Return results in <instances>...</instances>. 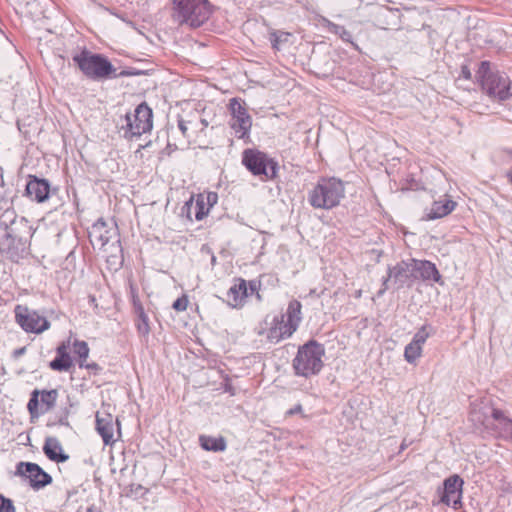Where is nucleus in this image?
Returning <instances> with one entry per match:
<instances>
[{"label": "nucleus", "instance_id": "nucleus-15", "mask_svg": "<svg viewBox=\"0 0 512 512\" xmlns=\"http://www.w3.org/2000/svg\"><path fill=\"white\" fill-rule=\"evenodd\" d=\"M50 193L51 189L48 180L38 178L37 176H29L26 194L31 200L42 203L49 198Z\"/></svg>", "mask_w": 512, "mask_h": 512}, {"label": "nucleus", "instance_id": "nucleus-35", "mask_svg": "<svg viewBox=\"0 0 512 512\" xmlns=\"http://www.w3.org/2000/svg\"><path fill=\"white\" fill-rule=\"evenodd\" d=\"M187 306H188V299L186 296H182V297L176 299L172 305V307L176 311H185L187 309Z\"/></svg>", "mask_w": 512, "mask_h": 512}, {"label": "nucleus", "instance_id": "nucleus-4", "mask_svg": "<svg viewBox=\"0 0 512 512\" xmlns=\"http://www.w3.org/2000/svg\"><path fill=\"white\" fill-rule=\"evenodd\" d=\"M81 72L92 80H103L116 77V68L103 55L83 50L73 56Z\"/></svg>", "mask_w": 512, "mask_h": 512}, {"label": "nucleus", "instance_id": "nucleus-22", "mask_svg": "<svg viewBox=\"0 0 512 512\" xmlns=\"http://www.w3.org/2000/svg\"><path fill=\"white\" fill-rule=\"evenodd\" d=\"M301 308L302 305L299 301L292 300L288 304L286 314L281 315L284 316L285 324L292 330V332H295L297 330L302 320Z\"/></svg>", "mask_w": 512, "mask_h": 512}, {"label": "nucleus", "instance_id": "nucleus-23", "mask_svg": "<svg viewBox=\"0 0 512 512\" xmlns=\"http://www.w3.org/2000/svg\"><path fill=\"white\" fill-rule=\"evenodd\" d=\"M457 203L451 199L443 198L438 201H434L432 207L428 213V219H438L450 214L456 207Z\"/></svg>", "mask_w": 512, "mask_h": 512}, {"label": "nucleus", "instance_id": "nucleus-39", "mask_svg": "<svg viewBox=\"0 0 512 512\" xmlns=\"http://www.w3.org/2000/svg\"><path fill=\"white\" fill-rule=\"evenodd\" d=\"M302 412V406L300 404L296 405L295 407L291 408L287 411V415H294Z\"/></svg>", "mask_w": 512, "mask_h": 512}, {"label": "nucleus", "instance_id": "nucleus-45", "mask_svg": "<svg viewBox=\"0 0 512 512\" xmlns=\"http://www.w3.org/2000/svg\"><path fill=\"white\" fill-rule=\"evenodd\" d=\"M193 213H194V210H190V217H188L189 219H192L191 214H193Z\"/></svg>", "mask_w": 512, "mask_h": 512}, {"label": "nucleus", "instance_id": "nucleus-11", "mask_svg": "<svg viewBox=\"0 0 512 512\" xmlns=\"http://www.w3.org/2000/svg\"><path fill=\"white\" fill-rule=\"evenodd\" d=\"M17 474L29 479L30 486L39 490L52 482V477L38 464L32 462H20L17 465Z\"/></svg>", "mask_w": 512, "mask_h": 512}, {"label": "nucleus", "instance_id": "nucleus-2", "mask_svg": "<svg viewBox=\"0 0 512 512\" xmlns=\"http://www.w3.org/2000/svg\"><path fill=\"white\" fill-rule=\"evenodd\" d=\"M482 90L493 100L503 102L512 97L511 81L504 72L493 71L491 63L482 61L476 72Z\"/></svg>", "mask_w": 512, "mask_h": 512}, {"label": "nucleus", "instance_id": "nucleus-36", "mask_svg": "<svg viewBox=\"0 0 512 512\" xmlns=\"http://www.w3.org/2000/svg\"><path fill=\"white\" fill-rule=\"evenodd\" d=\"M205 202L208 205L209 209L216 204L218 196L216 193L210 192L206 196H204Z\"/></svg>", "mask_w": 512, "mask_h": 512}, {"label": "nucleus", "instance_id": "nucleus-5", "mask_svg": "<svg viewBox=\"0 0 512 512\" xmlns=\"http://www.w3.org/2000/svg\"><path fill=\"white\" fill-rule=\"evenodd\" d=\"M323 355V346L314 340L300 346L292 363L295 374L309 377L319 373L323 366Z\"/></svg>", "mask_w": 512, "mask_h": 512}, {"label": "nucleus", "instance_id": "nucleus-32", "mask_svg": "<svg viewBox=\"0 0 512 512\" xmlns=\"http://www.w3.org/2000/svg\"><path fill=\"white\" fill-rule=\"evenodd\" d=\"M428 326H422L414 335L413 340L411 341L414 344H417L422 347V345L426 342L429 337Z\"/></svg>", "mask_w": 512, "mask_h": 512}, {"label": "nucleus", "instance_id": "nucleus-33", "mask_svg": "<svg viewBox=\"0 0 512 512\" xmlns=\"http://www.w3.org/2000/svg\"><path fill=\"white\" fill-rule=\"evenodd\" d=\"M471 419H472V421L477 422L484 426L490 425V418L486 414L482 413L480 411V409L478 410V409L474 408L471 411Z\"/></svg>", "mask_w": 512, "mask_h": 512}, {"label": "nucleus", "instance_id": "nucleus-1", "mask_svg": "<svg viewBox=\"0 0 512 512\" xmlns=\"http://www.w3.org/2000/svg\"><path fill=\"white\" fill-rule=\"evenodd\" d=\"M172 19L180 26L198 28L212 14V5L208 0H172Z\"/></svg>", "mask_w": 512, "mask_h": 512}, {"label": "nucleus", "instance_id": "nucleus-7", "mask_svg": "<svg viewBox=\"0 0 512 512\" xmlns=\"http://www.w3.org/2000/svg\"><path fill=\"white\" fill-rule=\"evenodd\" d=\"M242 163L255 176L264 175L267 179H272L276 175L277 164L258 150H244Z\"/></svg>", "mask_w": 512, "mask_h": 512}, {"label": "nucleus", "instance_id": "nucleus-26", "mask_svg": "<svg viewBox=\"0 0 512 512\" xmlns=\"http://www.w3.org/2000/svg\"><path fill=\"white\" fill-rule=\"evenodd\" d=\"M178 128L182 132L184 137H191L192 134H195L199 131V123L194 122L193 120H185L183 118L178 119Z\"/></svg>", "mask_w": 512, "mask_h": 512}, {"label": "nucleus", "instance_id": "nucleus-12", "mask_svg": "<svg viewBox=\"0 0 512 512\" xmlns=\"http://www.w3.org/2000/svg\"><path fill=\"white\" fill-rule=\"evenodd\" d=\"M463 480L458 475L447 478L443 483L440 501L455 509L461 506Z\"/></svg>", "mask_w": 512, "mask_h": 512}, {"label": "nucleus", "instance_id": "nucleus-8", "mask_svg": "<svg viewBox=\"0 0 512 512\" xmlns=\"http://www.w3.org/2000/svg\"><path fill=\"white\" fill-rule=\"evenodd\" d=\"M230 127L233 129L236 137L244 139L249 136L252 127V118L249 115L245 103L237 98L230 100Z\"/></svg>", "mask_w": 512, "mask_h": 512}, {"label": "nucleus", "instance_id": "nucleus-24", "mask_svg": "<svg viewBox=\"0 0 512 512\" xmlns=\"http://www.w3.org/2000/svg\"><path fill=\"white\" fill-rule=\"evenodd\" d=\"M96 429L106 445L113 442V419L110 414L100 416L99 413H97Z\"/></svg>", "mask_w": 512, "mask_h": 512}, {"label": "nucleus", "instance_id": "nucleus-42", "mask_svg": "<svg viewBox=\"0 0 512 512\" xmlns=\"http://www.w3.org/2000/svg\"><path fill=\"white\" fill-rule=\"evenodd\" d=\"M199 123V126L202 125V126H207V122L205 119H200L199 121H197Z\"/></svg>", "mask_w": 512, "mask_h": 512}, {"label": "nucleus", "instance_id": "nucleus-37", "mask_svg": "<svg viewBox=\"0 0 512 512\" xmlns=\"http://www.w3.org/2000/svg\"><path fill=\"white\" fill-rule=\"evenodd\" d=\"M142 323L138 325V329L144 333L147 334L149 332V327L147 323V317L142 313L141 314Z\"/></svg>", "mask_w": 512, "mask_h": 512}, {"label": "nucleus", "instance_id": "nucleus-13", "mask_svg": "<svg viewBox=\"0 0 512 512\" xmlns=\"http://www.w3.org/2000/svg\"><path fill=\"white\" fill-rule=\"evenodd\" d=\"M117 237L118 233L116 227L108 228L103 220H98L89 231L90 242L93 246H98L99 248H104L112 240L119 243Z\"/></svg>", "mask_w": 512, "mask_h": 512}, {"label": "nucleus", "instance_id": "nucleus-28", "mask_svg": "<svg viewBox=\"0 0 512 512\" xmlns=\"http://www.w3.org/2000/svg\"><path fill=\"white\" fill-rule=\"evenodd\" d=\"M72 365L69 355L57 356L50 362V368L55 371H68Z\"/></svg>", "mask_w": 512, "mask_h": 512}, {"label": "nucleus", "instance_id": "nucleus-9", "mask_svg": "<svg viewBox=\"0 0 512 512\" xmlns=\"http://www.w3.org/2000/svg\"><path fill=\"white\" fill-rule=\"evenodd\" d=\"M15 318L16 322L26 332L39 334L50 327V323L45 317L40 316L37 311L30 310L26 306L17 305L15 307Z\"/></svg>", "mask_w": 512, "mask_h": 512}, {"label": "nucleus", "instance_id": "nucleus-20", "mask_svg": "<svg viewBox=\"0 0 512 512\" xmlns=\"http://www.w3.org/2000/svg\"><path fill=\"white\" fill-rule=\"evenodd\" d=\"M249 292L246 281L240 279L238 283L234 284L227 292L228 303L234 308L243 305L244 299L248 297Z\"/></svg>", "mask_w": 512, "mask_h": 512}, {"label": "nucleus", "instance_id": "nucleus-18", "mask_svg": "<svg viewBox=\"0 0 512 512\" xmlns=\"http://www.w3.org/2000/svg\"><path fill=\"white\" fill-rule=\"evenodd\" d=\"M412 271L419 273V277L423 280L440 281V273L436 266L430 261L412 259Z\"/></svg>", "mask_w": 512, "mask_h": 512}, {"label": "nucleus", "instance_id": "nucleus-25", "mask_svg": "<svg viewBox=\"0 0 512 512\" xmlns=\"http://www.w3.org/2000/svg\"><path fill=\"white\" fill-rule=\"evenodd\" d=\"M201 447L206 451L221 452L226 449V441L223 437L201 435L199 437Z\"/></svg>", "mask_w": 512, "mask_h": 512}, {"label": "nucleus", "instance_id": "nucleus-6", "mask_svg": "<svg viewBox=\"0 0 512 512\" xmlns=\"http://www.w3.org/2000/svg\"><path fill=\"white\" fill-rule=\"evenodd\" d=\"M152 118V109L145 102L141 103L134 112L125 115V125H122V128H125L124 136L126 138L139 137L150 131L153 126Z\"/></svg>", "mask_w": 512, "mask_h": 512}, {"label": "nucleus", "instance_id": "nucleus-41", "mask_svg": "<svg viewBox=\"0 0 512 512\" xmlns=\"http://www.w3.org/2000/svg\"><path fill=\"white\" fill-rule=\"evenodd\" d=\"M256 290V285L255 283H250V293L252 294L254 291Z\"/></svg>", "mask_w": 512, "mask_h": 512}, {"label": "nucleus", "instance_id": "nucleus-31", "mask_svg": "<svg viewBox=\"0 0 512 512\" xmlns=\"http://www.w3.org/2000/svg\"><path fill=\"white\" fill-rule=\"evenodd\" d=\"M73 350L81 360L87 359L89 354V347L85 341L76 340L73 344Z\"/></svg>", "mask_w": 512, "mask_h": 512}, {"label": "nucleus", "instance_id": "nucleus-19", "mask_svg": "<svg viewBox=\"0 0 512 512\" xmlns=\"http://www.w3.org/2000/svg\"><path fill=\"white\" fill-rule=\"evenodd\" d=\"M492 419L498 435L507 440H512V420L499 409H492Z\"/></svg>", "mask_w": 512, "mask_h": 512}, {"label": "nucleus", "instance_id": "nucleus-30", "mask_svg": "<svg viewBox=\"0 0 512 512\" xmlns=\"http://www.w3.org/2000/svg\"><path fill=\"white\" fill-rule=\"evenodd\" d=\"M422 353V347L410 342L406 347L404 351V357L407 362L414 363Z\"/></svg>", "mask_w": 512, "mask_h": 512}, {"label": "nucleus", "instance_id": "nucleus-44", "mask_svg": "<svg viewBox=\"0 0 512 512\" xmlns=\"http://www.w3.org/2000/svg\"><path fill=\"white\" fill-rule=\"evenodd\" d=\"M508 177H509L510 183L512 184V170L508 173Z\"/></svg>", "mask_w": 512, "mask_h": 512}, {"label": "nucleus", "instance_id": "nucleus-29", "mask_svg": "<svg viewBox=\"0 0 512 512\" xmlns=\"http://www.w3.org/2000/svg\"><path fill=\"white\" fill-rule=\"evenodd\" d=\"M291 34L283 31H274L270 33V42L272 47L276 50H280L282 45L289 41Z\"/></svg>", "mask_w": 512, "mask_h": 512}, {"label": "nucleus", "instance_id": "nucleus-17", "mask_svg": "<svg viewBox=\"0 0 512 512\" xmlns=\"http://www.w3.org/2000/svg\"><path fill=\"white\" fill-rule=\"evenodd\" d=\"M46 457L54 462L62 463L69 459V455L63 451L60 441L56 437H47L43 445Z\"/></svg>", "mask_w": 512, "mask_h": 512}, {"label": "nucleus", "instance_id": "nucleus-21", "mask_svg": "<svg viewBox=\"0 0 512 512\" xmlns=\"http://www.w3.org/2000/svg\"><path fill=\"white\" fill-rule=\"evenodd\" d=\"M190 210H194L195 219L202 220L209 212V207L205 202L204 195L199 194L196 201L193 202V198L185 203L182 208V212L186 213L187 217H190Z\"/></svg>", "mask_w": 512, "mask_h": 512}, {"label": "nucleus", "instance_id": "nucleus-38", "mask_svg": "<svg viewBox=\"0 0 512 512\" xmlns=\"http://www.w3.org/2000/svg\"><path fill=\"white\" fill-rule=\"evenodd\" d=\"M461 77H463L466 80H470L472 77L471 70L468 66L464 65L461 68Z\"/></svg>", "mask_w": 512, "mask_h": 512}, {"label": "nucleus", "instance_id": "nucleus-34", "mask_svg": "<svg viewBox=\"0 0 512 512\" xmlns=\"http://www.w3.org/2000/svg\"><path fill=\"white\" fill-rule=\"evenodd\" d=\"M0 512H16L12 500L2 494H0Z\"/></svg>", "mask_w": 512, "mask_h": 512}, {"label": "nucleus", "instance_id": "nucleus-14", "mask_svg": "<svg viewBox=\"0 0 512 512\" xmlns=\"http://www.w3.org/2000/svg\"><path fill=\"white\" fill-rule=\"evenodd\" d=\"M413 276L412 260L410 262L402 261L394 267L388 268V275L383 279L382 288L377 292V296L381 297L387 290L388 281L393 278L396 283L402 286L409 278Z\"/></svg>", "mask_w": 512, "mask_h": 512}, {"label": "nucleus", "instance_id": "nucleus-16", "mask_svg": "<svg viewBox=\"0 0 512 512\" xmlns=\"http://www.w3.org/2000/svg\"><path fill=\"white\" fill-rule=\"evenodd\" d=\"M294 332L286 326L284 316L275 317L271 327L266 334L267 342L270 344H277L281 340L289 338Z\"/></svg>", "mask_w": 512, "mask_h": 512}, {"label": "nucleus", "instance_id": "nucleus-27", "mask_svg": "<svg viewBox=\"0 0 512 512\" xmlns=\"http://www.w3.org/2000/svg\"><path fill=\"white\" fill-rule=\"evenodd\" d=\"M324 22L326 23V27L334 34H337L340 36V38L343 41L351 42L352 43V35L349 31H347L343 26L337 25L327 19H324Z\"/></svg>", "mask_w": 512, "mask_h": 512}, {"label": "nucleus", "instance_id": "nucleus-47", "mask_svg": "<svg viewBox=\"0 0 512 512\" xmlns=\"http://www.w3.org/2000/svg\"><path fill=\"white\" fill-rule=\"evenodd\" d=\"M87 512H92V511H91V508H88Z\"/></svg>", "mask_w": 512, "mask_h": 512}, {"label": "nucleus", "instance_id": "nucleus-40", "mask_svg": "<svg viewBox=\"0 0 512 512\" xmlns=\"http://www.w3.org/2000/svg\"><path fill=\"white\" fill-rule=\"evenodd\" d=\"M57 354L58 356H61V355H69L66 351V346L64 344H62L61 346H59L57 348Z\"/></svg>", "mask_w": 512, "mask_h": 512}, {"label": "nucleus", "instance_id": "nucleus-3", "mask_svg": "<svg viewBox=\"0 0 512 512\" xmlns=\"http://www.w3.org/2000/svg\"><path fill=\"white\" fill-rule=\"evenodd\" d=\"M345 195L344 183L336 178L322 179L309 192L308 201L316 209H331Z\"/></svg>", "mask_w": 512, "mask_h": 512}, {"label": "nucleus", "instance_id": "nucleus-43", "mask_svg": "<svg viewBox=\"0 0 512 512\" xmlns=\"http://www.w3.org/2000/svg\"><path fill=\"white\" fill-rule=\"evenodd\" d=\"M24 351H25V348H21V349L16 351V354H18V355L22 354V353H24Z\"/></svg>", "mask_w": 512, "mask_h": 512}, {"label": "nucleus", "instance_id": "nucleus-10", "mask_svg": "<svg viewBox=\"0 0 512 512\" xmlns=\"http://www.w3.org/2000/svg\"><path fill=\"white\" fill-rule=\"evenodd\" d=\"M57 398L58 391L56 389L33 390L27 404L31 418H38L49 412L55 406Z\"/></svg>", "mask_w": 512, "mask_h": 512}, {"label": "nucleus", "instance_id": "nucleus-46", "mask_svg": "<svg viewBox=\"0 0 512 512\" xmlns=\"http://www.w3.org/2000/svg\"><path fill=\"white\" fill-rule=\"evenodd\" d=\"M87 512H92V511H91V508H88Z\"/></svg>", "mask_w": 512, "mask_h": 512}]
</instances>
